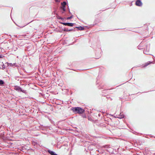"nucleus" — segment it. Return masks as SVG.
<instances>
[{
	"label": "nucleus",
	"mask_w": 155,
	"mask_h": 155,
	"mask_svg": "<svg viewBox=\"0 0 155 155\" xmlns=\"http://www.w3.org/2000/svg\"><path fill=\"white\" fill-rule=\"evenodd\" d=\"M143 52H144V53L145 54H148V51H147V49L144 50V51Z\"/></svg>",
	"instance_id": "16"
},
{
	"label": "nucleus",
	"mask_w": 155,
	"mask_h": 155,
	"mask_svg": "<svg viewBox=\"0 0 155 155\" xmlns=\"http://www.w3.org/2000/svg\"><path fill=\"white\" fill-rule=\"evenodd\" d=\"M69 30H70V31H75V28H74V29H69Z\"/></svg>",
	"instance_id": "19"
},
{
	"label": "nucleus",
	"mask_w": 155,
	"mask_h": 155,
	"mask_svg": "<svg viewBox=\"0 0 155 155\" xmlns=\"http://www.w3.org/2000/svg\"><path fill=\"white\" fill-rule=\"evenodd\" d=\"M139 47H140V46H139V45L138 46V48H139Z\"/></svg>",
	"instance_id": "32"
},
{
	"label": "nucleus",
	"mask_w": 155,
	"mask_h": 155,
	"mask_svg": "<svg viewBox=\"0 0 155 155\" xmlns=\"http://www.w3.org/2000/svg\"><path fill=\"white\" fill-rule=\"evenodd\" d=\"M0 68L1 69L2 68H1V67L0 66Z\"/></svg>",
	"instance_id": "36"
},
{
	"label": "nucleus",
	"mask_w": 155,
	"mask_h": 155,
	"mask_svg": "<svg viewBox=\"0 0 155 155\" xmlns=\"http://www.w3.org/2000/svg\"><path fill=\"white\" fill-rule=\"evenodd\" d=\"M48 152L51 155H58V154L56 153L55 152L53 151H51L50 150H48Z\"/></svg>",
	"instance_id": "6"
},
{
	"label": "nucleus",
	"mask_w": 155,
	"mask_h": 155,
	"mask_svg": "<svg viewBox=\"0 0 155 155\" xmlns=\"http://www.w3.org/2000/svg\"><path fill=\"white\" fill-rule=\"evenodd\" d=\"M29 24V23H28V24H27V25L28 24Z\"/></svg>",
	"instance_id": "35"
},
{
	"label": "nucleus",
	"mask_w": 155,
	"mask_h": 155,
	"mask_svg": "<svg viewBox=\"0 0 155 155\" xmlns=\"http://www.w3.org/2000/svg\"><path fill=\"white\" fill-rule=\"evenodd\" d=\"M2 69L3 70H4V69H5V65L4 64H2Z\"/></svg>",
	"instance_id": "18"
},
{
	"label": "nucleus",
	"mask_w": 155,
	"mask_h": 155,
	"mask_svg": "<svg viewBox=\"0 0 155 155\" xmlns=\"http://www.w3.org/2000/svg\"><path fill=\"white\" fill-rule=\"evenodd\" d=\"M153 62H150V61H148L143 66V67H145L148 65H149V64H150L151 63H152Z\"/></svg>",
	"instance_id": "9"
},
{
	"label": "nucleus",
	"mask_w": 155,
	"mask_h": 155,
	"mask_svg": "<svg viewBox=\"0 0 155 155\" xmlns=\"http://www.w3.org/2000/svg\"><path fill=\"white\" fill-rule=\"evenodd\" d=\"M64 12L63 11L62 12V14H64Z\"/></svg>",
	"instance_id": "27"
},
{
	"label": "nucleus",
	"mask_w": 155,
	"mask_h": 155,
	"mask_svg": "<svg viewBox=\"0 0 155 155\" xmlns=\"http://www.w3.org/2000/svg\"><path fill=\"white\" fill-rule=\"evenodd\" d=\"M103 87L104 85H102V84H101L98 87V88L99 89H101L103 88Z\"/></svg>",
	"instance_id": "13"
},
{
	"label": "nucleus",
	"mask_w": 155,
	"mask_h": 155,
	"mask_svg": "<svg viewBox=\"0 0 155 155\" xmlns=\"http://www.w3.org/2000/svg\"><path fill=\"white\" fill-rule=\"evenodd\" d=\"M101 112H102L103 113H104V112H103V111H101Z\"/></svg>",
	"instance_id": "30"
},
{
	"label": "nucleus",
	"mask_w": 155,
	"mask_h": 155,
	"mask_svg": "<svg viewBox=\"0 0 155 155\" xmlns=\"http://www.w3.org/2000/svg\"><path fill=\"white\" fill-rule=\"evenodd\" d=\"M13 64L14 65H15V64Z\"/></svg>",
	"instance_id": "34"
},
{
	"label": "nucleus",
	"mask_w": 155,
	"mask_h": 155,
	"mask_svg": "<svg viewBox=\"0 0 155 155\" xmlns=\"http://www.w3.org/2000/svg\"><path fill=\"white\" fill-rule=\"evenodd\" d=\"M20 92H23V93H25L26 92V91L25 90H22L21 88V90Z\"/></svg>",
	"instance_id": "17"
},
{
	"label": "nucleus",
	"mask_w": 155,
	"mask_h": 155,
	"mask_svg": "<svg viewBox=\"0 0 155 155\" xmlns=\"http://www.w3.org/2000/svg\"><path fill=\"white\" fill-rule=\"evenodd\" d=\"M2 58V55H0V58Z\"/></svg>",
	"instance_id": "24"
},
{
	"label": "nucleus",
	"mask_w": 155,
	"mask_h": 155,
	"mask_svg": "<svg viewBox=\"0 0 155 155\" xmlns=\"http://www.w3.org/2000/svg\"><path fill=\"white\" fill-rule=\"evenodd\" d=\"M17 49L18 48H13V50H14L15 51L16 50H17Z\"/></svg>",
	"instance_id": "20"
},
{
	"label": "nucleus",
	"mask_w": 155,
	"mask_h": 155,
	"mask_svg": "<svg viewBox=\"0 0 155 155\" xmlns=\"http://www.w3.org/2000/svg\"><path fill=\"white\" fill-rule=\"evenodd\" d=\"M101 147L102 148H106V149H107V148L109 149V150H106V151H107L108 152H109L110 150H111L112 149V148L111 147H110V145H108V144L106 145H105L102 146V147Z\"/></svg>",
	"instance_id": "2"
},
{
	"label": "nucleus",
	"mask_w": 155,
	"mask_h": 155,
	"mask_svg": "<svg viewBox=\"0 0 155 155\" xmlns=\"http://www.w3.org/2000/svg\"><path fill=\"white\" fill-rule=\"evenodd\" d=\"M135 4L137 6H140L142 5V3L141 2V1H136Z\"/></svg>",
	"instance_id": "5"
},
{
	"label": "nucleus",
	"mask_w": 155,
	"mask_h": 155,
	"mask_svg": "<svg viewBox=\"0 0 155 155\" xmlns=\"http://www.w3.org/2000/svg\"><path fill=\"white\" fill-rule=\"evenodd\" d=\"M68 9L69 13L70 14H71V13L70 12V9H69V8L68 7Z\"/></svg>",
	"instance_id": "21"
},
{
	"label": "nucleus",
	"mask_w": 155,
	"mask_h": 155,
	"mask_svg": "<svg viewBox=\"0 0 155 155\" xmlns=\"http://www.w3.org/2000/svg\"><path fill=\"white\" fill-rule=\"evenodd\" d=\"M90 150H93V149H91L90 148Z\"/></svg>",
	"instance_id": "31"
},
{
	"label": "nucleus",
	"mask_w": 155,
	"mask_h": 155,
	"mask_svg": "<svg viewBox=\"0 0 155 155\" xmlns=\"http://www.w3.org/2000/svg\"><path fill=\"white\" fill-rule=\"evenodd\" d=\"M98 116L100 117L101 116V114H98Z\"/></svg>",
	"instance_id": "26"
},
{
	"label": "nucleus",
	"mask_w": 155,
	"mask_h": 155,
	"mask_svg": "<svg viewBox=\"0 0 155 155\" xmlns=\"http://www.w3.org/2000/svg\"><path fill=\"white\" fill-rule=\"evenodd\" d=\"M4 84V81L2 80H0V85H2Z\"/></svg>",
	"instance_id": "12"
},
{
	"label": "nucleus",
	"mask_w": 155,
	"mask_h": 155,
	"mask_svg": "<svg viewBox=\"0 0 155 155\" xmlns=\"http://www.w3.org/2000/svg\"><path fill=\"white\" fill-rule=\"evenodd\" d=\"M73 15H71V16L68 17L67 18V19L68 20H69V19L72 18L73 17Z\"/></svg>",
	"instance_id": "14"
},
{
	"label": "nucleus",
	"mask_w": 155,
	"mask_h": 155,
	"mask_svg": "<svg viewBox=\"0 0 155 155\" xmlns=\"http://www.w3.org/2000/svg\"><path fill=\"white\" fill-rule=\"evenodd\" d=\"M73 112L75 114H82L84 112V110L79 107H72L71 108Z\"/></svg>",
	"instance_id": "1"
},
{
	"label": "nucleus",
	"mask_w": 155,
	"mask_h": 155,
	"mask_svg": "<svg viewBox=\"0 0 155 155\" xmlns=\"http://www.w3.org/2000/svg\"><path fill=\"white\" fill-rule=\"evenodd\" d=\"M61 23L64 25L68 26H73L74 24L73 23L65 22H61Z\"/></svg>",
	"instance_id": "3"
},
{
	"label": "nucleus",
	"mask_w": 155,
	"mask_h": 155,
	"mask_svg": "<svg viewBox=\"0 0 155 155\" xmlns=\"http://www.w3.org/2000/svg\"><path fill=\"white\" fill-rule=\"evenodd\" d=\"M75 132L76 133H78L79 132H78V131L77 130H75Z\"/></svg>",
	"instance_id": "23"
},
{
	"label": "nucleus",
	"mask_w": 155,
	"mask_h": 155,
	"mask_svg": "<svg viewBox=\"0 0 155 155\" xmlns=\"http://www.w3.org/2000/svg\"><path fill=\"white\" fill-rule=\"evenodd\" d=\"M132 2H131V3H130V6H131V5H132Z\"/></svg>",
	"instance_id": "25"
},
{
	"label": "nucleus",
	"mask_w": 155,
	"mask_h": 155,
	"mask_svg": "<svg viewBox=\"0 0 155 155\" xmlns=\"http://www.w3.org/2000/svg\"><path fill=\"white\" fill-rule=\"evenodd\" d=\"M97 155H99V154H97Z\"/></svg>",
	"instance_id": "33"
},
{
	"label": "nucleus",
	"mask_w": 155,
	"mask_h": 155,
	"mask_svg": "<svg viewBox=\"0 0 155 155\" xmlns=\"http://www.w3.org/2000/svg\"><path fill=\"white\" fill-rule=\"evenodd\" d=\"M59 19H62L63 18L61 17H60V18H59Z\"/></svg>",
	"instance_id": "28"
},
{
	"label": "nucleus",
	"mask_w": 155,
	"mask_h": 155,
	"mask_svg": "<svg viewBox=\"0 0 155 155\" xmlns=\"http://www.w3.org/2000/svg\"><path fill=\"white\" fill-rule=\"evenodd\" d=\"M75 28H77L78 30L81 31L84 30V27L81 26H80V27H75Z\"/></svg>",
	"instance_id": "7"
},
{
	"label": "nucleus",
	"mask_w": 155,
	"mask_h": 155,
	"mask_svg": "<svg viewBox=\"0 0 155 155\" xmlns=\"http://www.w3.org/2000/svg\"><path fill=\"white\" fill-rule=\"evenodd\" d=\"M57 1V2H59V1H58V0H57V1Z\"/></svg>",
	"instance_id": "29"
},
{
	"label": "nucleus",
	"mask_w": 155,
	"mask_h": 155,
	"mask_svg": "<svg viewBox=\"0 0 155 155\" xmlns=\"http://www.w3.org/2000/svg\"><path fill=\"white\" fill-rule=\"evenodd\" d=\"M61 5H64L65 6L67 5V2L65 1H64L62 2H61Z\"/></svg>",
	"instance_id": "10"
},
{
	"label": "nucleus",
	"mask_w": 155,
	"mask_h": 155,
	"mask_svg": "<svg viewBox=\"0 0 155 155\" xmlns=\"http://www.w3.org/2000/svg\"><path fill=\"white\" fill-rule=\"evenodd\" d=\"M61 8L64 12L65 11L66 9H65V6L61 5Z\"/></svg>",
	"instance_id": "11"
},
{
	"label": "nucleus",
	"mask_w": 155,
	"mask_h": 155,
	"mask_svg": "<svg viewBox=\"0 0 155 155\" xmlns=\"http://www.w3.org/2000/svg\"><path fill=\"white\" fill-rule=\"evenodd\" d=\"M14 89L19 92H20L21 88L19 86L16 85L14 86Z\"/></svg>",
	"instance_id": "4"
},
{
	"label": "nucleus",
	"mask_w": 155,
	"mask_h": 155,
	"mask_svg": "<svg viewBox=\"0 0 155 155\" xmlns=\"http://www.w3.org/2000/svg\"><path fill=\"white\" fill-rule=\"evenodd\" d=\"M64 31H70V30L68 28H64Z\"/></svg>",
	"instance_id": "15"
},
{
	"label": "nucleus",
	"mask_w": 155,
	"mask_h": 155,
	"mask_svg": "<svg viewBox=\"0 0 155 155\" xmlns=\"http://www.w3.org/2000/svg\"><path fill=\"white\" fill-rule=\"evenodd\" d=\"M117 117L120 119L123 118L124 117V115L123 114V113H121Z\"/></svg>",
	"instance_id": "8"
},
{
	"label": "nucleus",
	"mask_w": 155,
	"mask_h": 155,
	"mask_svg": "<svg viewBox=\"0 0 155 155\" xmlns=\"http://www.w3.org/2000/svg\"><path fill=\"white\" fill-rule=\"evenodd\" d=\"M97 151L98 152H99L100 153H103V152H99V150H97Z\"/></svg>",
	"instance_id": "22"
}]
</instances>
